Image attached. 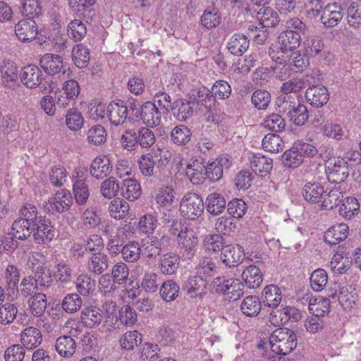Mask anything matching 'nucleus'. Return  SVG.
Returning a JSON list of instances; mask_svg holds the SVG:
<instances>
[{"instance_id": "nucleus-1", "label": "nucleus", "mask_w": 361, "mask_h": 361, "mask_svg": "<svg viewBox=\"0 0 361 361\" xmlns=\"http://www.w3.org/2000/svg\"><path fill=\"white\" fill-rule=\"evenodd\" d=\"M36 219V207L25 202L18 210V217L11 225V234L19 240H25L33 235V223Z\"/></svg>"}, {"instance_id": "nucleus-2", "label": "nucleus", "mask_w": 361, "mask_h": 361, "mask_svg": "<svg viewBox=\"0 0 361 361\" xmlns=\"http://www.w3.org/2000/svg\"><path fill=\"white\" fill-rule=\"evenodd\" d=\"M298 344L297 336L293 330L277 328L269 336L271 351L280 355H286L293 350Z\"/></svg>"}, {"instance_id": "nucleus-3", "label": "nucleus", "mask_w": 361, "mask_h": 361, "mask_svg": "<svg viewBox=\"0 0 361 361\" xmlns=\"http://www.w3.org/2000/svg\"><path fill=\"white\" fill-rule=\"evenodd\" d=\"M21 82L27 88L33 89L39 86L42 92H49L53 88L50 83L44 81L41 70L35 65H27L20 72Z\"/></svg>"}, {"instance_id": "nucleus-4", "label": "nucleus", "mask_w": 361, "mask_h": 361, "mask_svg": "<svg viewBox=\"0 0 361 361\" xmlns=\"http://www.w3.org/2000/svg\"><path fill=\"white\" fill-rule=\"evenodd\" d=\"M33 223V238L37 244H48L56 235V228L45 216H39L36 208V219Z\"/></svg>"}, {"instance_id": "nucleus-5", "label": "nucleus", "mask_w": 361, "mask_h": 361, "mask_svg": "<svg viewBox=\"0 0 361 361\" xmlns=\"http://www.w3.org/2000/svg\"><path fill=\"white\" fill-rule=\"evenodd\" d=\"M204 204L202 199L196 193H188L182 199L180 211L182 215L190 220H195L203 213Z\"/></svg>"}, {"instance_id": "nucleus-6", "label": "nucleus", "mask_w": 361, "mask_h": 361, "mask_svg": "<svg viewBox=\"0 0 361 361\" xmlns=\"http://www.w3.org/2000/svg\"><path fill=\"white\" fill-rule=\"evenodd\" d=\"M73 204L71 193L65 189L57 191L54 196L50 197L44 206L47 213L56 214L65 212L70 209Z\"/></svg>"}, {"instance_id": "nucleus-7", "label": "nucleus", "mask_w": 361, "mask_h": 361, "mask_svg": "<svg viewBox=\"0 0 361 361\" xmlns=\"http://www.w3.org/2000/svg\"><path fill=\"white\" fill-rule=\"evenodd\" d=\"M325 171L329 182L338 184L343 182L349 175V169L343 159H330L326 163Z\"/></svg>"}, {"instance_id": "nucleus-8", "label": "nucleus", "mask_w": 361, "mask_h": 361, "mask_svg": "<svg viewBox=\"0 0 361 361\" xmlns=\"http://www.w3.org/2000/svg\"><path fill=\"white\" fill-rule=\"evenodd\" d=\"M301 319V314L298 309L293 306H285L279 310H271L269 312L270 322L279 326L288 322H296Z\"/></svg>"}, {"instance_id": "nucleus-9", "label": "nucleus", "mask_w": 361, "mask_h": 361, "mask_svg": "<svg viewBox=\"0 0 361 361\" xmlns=\"http://www.w3.org/2000/svg\"><path fill=\"white\" fill-rule=\"evenodd\" d=\"M163 114L154 102L147 101L142 104L140 121H142L147 127H157L161 122Z\"/></svg>"}, {"instance_id": "nucleus-10", "label": "nucleus", "mask_w": 361, "mask_h": 361, "mask_svg": "<svg viewBox=\"0 0 361 361\" xmlns=\"http://www.w3.org/2000/svg\"><path fill=\"white\" fill-rule=\"evenodd\" d=\"M231 165V161L228 156H219L205 166L204 174L210 181H218L222 177L224 169H228Z\"/></svg>"}, {"instance_id": "nucleus-11", "label": "nucleus", "mask_w": 361, "mask_h": 361, "mask_svg": "<svg viewBox=\"0 0 361 361\" xmlns=\"http://www.w3.org/2000/svg\"><path fill=\"white\" fill-rule=\"evenodd\" d=\"M0 72L1 82L6 88L16 90L20 87L18 78V68L14 62L10 60L4 61Z\"/></svg>"}, {"instance_id": "nucleus-12", "label": "nucleus", "mask_w": 361, "mask_h": 361, "mask_svg": "<svg viewBox=\"0 0 361 361\" xmlns=\"http://www.w3.org/2000/svg\"><path fill=\"white\" fill-rule=\"evenodd\" d=\"M15 33L21 42H30L35 39L38 35V27L33 19H22L16 25Z\"/></svg>"}, {"instance_id": "nucleus-13", "label": "nucleus", "mask_w": 361, "mask_h": 361, "mask_svg": "<svg viewBox=\"0 0 361 361\" xmlns=\"http://www.w3.org/2000/svg\"><path fill=\"white\" fill-rule=\"evenodd\" d=\"M282 298L281 289L276 285L270 284L263 288L260 300L264 310L268 307L275 310L281 302Z\"/></svg>"}, {"instance_id": "nucleus-14", "label": "nucleus", "mask_w": 361, "mask_h": 361, "mask_svg": "<svg viewBox=\"0 0 361 361\" xmlns=\"http://www.w3.org/2000/svg\"><path fill=\"white\" fill-rule=\"evenodd\" d=\"M245 257L243 247L237 245H226L221 253V259L227 267H233L240 264Z\"/></svg>"}, {"instance_id": "nucleus-15", "label": "nucleus", "mask_w": 361, "mask_h": 361, "mask_svg": "<svg viewBox=\"0 0 361 361\" xmlns=\"http://www.w3.org/2000/svg\"><path fill=\"white\" fill-rule=\"evenodd\" d=\"M107 112L110 122L114 126L122 125L128 120V111L123 100L112 101L107 107Z\"/></svg>"}, {"instance_id": "nucleus-16", "label": "nucleus", "mask_w": 361, "mask_h": 361, "mask_svg": "<svg viewBox=\"0 0 361 361\" xmlns=\"http://www.w3.org/2000/svg\"><path fill=\"white\" fill-rule=\"evenodd\" d=\"M305 98L312 106L320 107L327 103L329 99V94L324 86L312 85L306 90Z\"/></svg>"}, {"instance_id": "nucleus-17", "label": "nucleus", "mask_w": 361, "mask_h": 361, "mask_svg": "<svg viewBox=\"0 0 361 361\" xmlns=\"http://www.w3.org/2000/svg\"><path fill=\"white\" fill-rule=\"evenodd\" d=\"M256 264H259V262L257 261ZM259 265L250 264L242 273V279L249 288H257L262 283L264 277Z\"/></svg>"}, {"instance_id": "nucleus-18", "label": "nucleus", "mask_w": 361, "mask_h": 361, "mask_svg": "<svg viewBox=\"0 0 361 361\" xmlns=\"http://www.w3.org/2000/svg\"><path fill=\"white\" fill-rule=\"evenodd\" d=\"M86 267L90 273L102 274L109 268V257L104 252L92 253L88 257Z\"/></svg>"}, {"instance_id": "nucleus-19", "label": "nucleus", "mask_w": 361, "mask_h": 361, "mask_svg": "<svg viewBox=\"0 0 361 361\" xmlns=\"http://www.w3.org/2000/svg\"><path fill=\"white\" fill-rule=\"evenodd\" d=\"M343 13L341 6L336 4H328L323 11L321 21L324 26L334 27L343 19Z\"/></svg>"}, {"instance_id": "nucleus-20", "label": "nucleus", "mask_w": 361, "mask_h": 361, "mask_svg": "<svg viewBox=\"0 0 361 361\" xmlns=\"http://www.w3.org/2000/svg\"><path fill=\"white\" fill-rule=\"evenodd\" d=\"M329 297L332 300H338L340 305L345 310H350L355 305L357 296L352 290L351 286H343L340 288L338 294L336 292H332L329 294Z\"/></svg>"}, {"instance_id": "nucleus-21", "label": "nucleus", "mask_w": 361, "mask_h": 361, "mask_svg": "<svg viewBox=\"0 0 361 361\" xmlns=\"http://www.w3.org/2000/svg\"><path fill=\"white\" fill-rule=\"evenodd\" d=\"M324 188L318 182H307L302 189L303 198L311 204H319L322 201Z\"/></svg>"}, {"instance_id": "nucleus-22", "label": "nucleus", "mask_w": 361, "mask_h": 361, "mask_svg": "<svg viewBox=\"0 0 361 361\" xmlns=\"http://www.w3.org/2000/svg\"><path fill=\"white\" fill-rule=\"evenodd\" d=\"M301 42V35L295 31L287 30L280 33L278 37V44L280 48L285 51H291L297 49Z\"/></svg>"}, {"instance_id": "nucleus-23", "label": "nucleus", "mask_w": 361, "mask_h": 361, "mask_svg": "<svg viewBox=\"0 0 361 361\" xmlns=\"http://www.w3.org/2000/svg\"><path fill=\"white\" fill-rule=\"evenodd\" d=\"M112 170L110 160L106 156L97 157L91 164L90 173L92 176L102 179L110 174Z\"/></svg>"}, {"instance_id": "nucleus-24", "label": "nucleus", "mask_w": 361, "mask_h": 361, "mask_svg": "<svg viewBox=\"0 0 361 361\" xmlns=\"http://www.w3.org/2000/svg\"><path fill=\"white\" fill-rule=\"evenodd\" d=\"M171 111L178 121H185L193 114V105L185 99H178L173 102Z\"/></svg>"}, {"instance_id": "nucleus-25", "label": "nucleus", "mask_w": 361, "mask_h": 361, "mask_svg": "<svg viewBox=\"0 0 361 361\" xmlns=\"http://www.w3.org/2000/svg\"><path fill=\"white\" fill-rule=\"evenodd\" d=\"M348 235V226L345 224L334 225L324 235V240L329 245H336L344 240Z\"/></svg>"}, {"instance_id": "nucleus-26", "label": "nucleus", "mask_w": 361, "mask_h": 361, "mask_svg": "<svg viewBox=\"0 0 361 361\" xmlns=\"http://www.w3.org/2000/svg\"><path fill=\"white\" fill-rule=\"evenodd\" d=\"M55 349L61 357L69 358L75 353L76 342L71 336H61L55 342Z\"/></svg>"}, {"instance_id": "nucleus-27", "label": "nucleus", "mask_w": 361, "mask_h": 361, "mask_svg": "<svg viewBox=\"0 0 361 361\" xmlns=\"http://www.w3.org/2000/svg\"><path fill=\"white\" fill-rule=\"evenodd\" d=\"M178 244L180 250L187 253L188 257L193 255V250L197 244V238L192 229L185 227L183 232L178 237Z\"/></svg>"}, {"instance_id": "nucleus-28", "label": "nucleus", "mask_w": 361, "mask_h": 361, "mask_svg": "<svg viewBox=\"0 0 361 361\" xmlns=\"http://www.w3.org/2000/svg\"><path fill=\"white\" fill-rule=\"evenodd\" d=\"M204 204L210 214L217 216L225 210L226 201L221 194L212 192L208 195Z\"/></svg>"}, {"instance_id": "nucleus-29", "label": "nucleus", "mask_w": 361, "mask_h": 361, "mask_svg": "<svg viewBox=\"0 0 361 361\" xmlns=\"http://www.w3.org/2000/svg\"><path fill=\"white\" fill-rule=\"evenodd\" d=\"M250 166L256 174L263 176L269 173L272 169L273 160L258 153L251 157Z\"/></svg>"}, {"instance_id": "nucleus-30", "label": "nucleus", "mask_w": 361, "mask_h": 361, "mask_svg": "<svg viewBox=\"0 0 361 361\" xmlns=\"http://www.w3.org/2000/svg\"><path fill=\"white\" fill-rule=\"evenodd\" d=\"M241 312L247 317L257 316L261 310H264L259 297L256 295L246 296L240 304Z\"/></svg>"}, {"instance_id": "nucleus-31", "label": "nucleus", "mask_w": 361, "mask_h": 361, "mask_svg": "<svg viewBox=\"0 0 361 361\" xmlns=\"http://www.w3.org/2000/svg\"><path fill=\"white\" fill-rule=\"evenodd\" d=\"M41 67L49 75L60 73L63 68L62 58L56 54H46L40 59Z\"/></svg>"}, {"instance_id": "nucleus-32", "label": "nucleus", "mask_w": 361, "mask_h": 361, "mask_svg": "<svg viewBox=\"0 0 361 361\" xmlns=\"http://www.w3.org/2000/svg\"><path fill=\"white\" fill-rule=\"evenodd\" d=\"M179 267V256L173 252L163 255L159 261V269L165 275L174 274Z\"/></svg>"}, {"instance_id": "nucleus-33", "label": "nucleus", "mask_w": 361, "mask_h": 361, "mask_svg": "<svg viewBox=\"0 0 361 361\" xmlns=\"http://www.w3.org/2000/svg\"><path fill=\"white\" fill-rule=\"evenodd\" d=\"M250 41L243 34H234L228 40L227 48L231 54L235 56L243 55L248 49Z\"/></svg>"}, {"instance_id": "nucleus-34", "label": "nucleus", "mask_w": 361, "mask_h": 361, "mask_svg": "<svg viewBox=\"0 0 361 361\" xmlns=\"http://www.w3.org/2000/svg\"><path fill=\"white\" fill-rule=\"evenodd\" d=\"M257 18L264 27H274L280 22L278 13L271 7H262L257 13Z\"/></svg>"}, {"instance_id": "nucleus-35", "label": "nucleus", "mask_w": 361, "mask_h": 361, "mask_svg": "<svg viewBox=\"0 0 361 361\" xmlns=\"http://www.w3.org/2000/svg\"><path fill=\"white\" fill-rule=\"evenodd\" d=\"M141 195V186L137 180L128 178L123 180L121 195L129 201L137 200Z\"/></svg>"}, {"instance_id": "nucleus-36", "label": "nucleus", "mask_w": 361, "mask_h": 361, "mask_svg": "<svg viewBox=\"0 0 361 361\" xmlns=\"http://www.w3.org/2000/svg\"><path fill=\"white\" fill-rule=\"evenodd\" d=\"M42 340L41 331L32 326L26 328L21 334V343L29 350L37 347L42 343Z\"/></svg>"}, {"instance_id": "nucleus-37", "label": "nucleus", "mask_w": 361, "mask_h": 361, "mask_svg": "<svg viewBox=\"0 0 361 361\" xmlns=\"http://www.w3.org/2000/svg\"><path fill=\"white\" fill-rule=\"evenodd\" d=\"M28 305L31 313L35 317L42 316L47 307V298L43 293H35L30 295Z\"/></svg>"}, {"instance_id": "nucleus-38", "label": "nucleus", "mask_w": 361, "mask_h": 361, "mask_svg": "<svg viewBox=\"0 0 361 361\" xmlns=\"http://www.w3.org/2000/svg\"><path fill=\"white\" fill-rule=\"evenodd\" d=\"M102 319L101 311L96 307H85L81 312V322L87 327L93 328L98 326Z\"/></svg>"}, {"instance_id": "nucleus-39", "label": "nucleus", "mask_w": 361, "mask_h": 361, "mask_svg": "<svg viewBox=\"0 0 361 361\" xmlns=\"http://www.w3.org/2000/svg\"><path fill=\"white\" fill-rule=\"evenodd\" d=\"M206 288L205 279L202 277H190L185 282L183 289L192 298H195L203 293Z\"/></svg>"}, {"instance_id": "nucleus-40", "label": "nucleus", "mask_w": 361, "mask_h": 361, "mask_svg": "<svg viewBox=\"0 0 361 361\" xmlns=\"http://www.w3.org/2000/svg\"><path fill=\"white\" fill-rule=\"evenodd\" d=\"M72 59L78 68L87 67L90 59L89 49L82 44H76L72 50Z\"/></svg>"}, {"instance_id": "nucleus-41", "label": "nucleus", "mask_w": 361, "mask_h": 361, "mask_svg": "<svg viewBox=\"0 0 361 361\" xmlns=\"http://www.w3.org/2000/svg\"><path fill=\"white\" fill-rule=\"evenodd\" d=\"M53 276L57 282L67 284L72 281L73 270L68 264L60 262L54 267Z\"/></svg>"}, {"instance_id": "nucleus-42", "label": "nucleus", "mask_w": 361, "mask_h": 361, "mask_svg": "<svg viewBox=\"0 0 361 361\" xmlns=\"http://www.w3.org/2000/svg\"><path fill=\"white\" fill-rule=\"evenodd\" d=\"M180 292V287L173 280H166L160 287L159 294L161 298L166 302L175 300Z\"/></svg>"}, {"instance_id": "nucleus-43", "label": "nucleus", "mask_w": 361, "mask_h": 361, "mask_svg": "<svg viewBox=\"0 0 361 361\" xmlns=\"http://www.w3.org/2000/svg\"><path fill=\"white\" fill-rule=\"evenodd\" d=\"M287 61L293 73H302L309 66V60L307 56L298 51L288 54Z\"/></svg>"}, {"instance_id": "nucleus-44", "label": "nucleus", "mask_w": 361, "mask_h": 361, "mask_svg": "<svg viewBox=\"0 0 361 361\" xmlns=\"http://www.w3.org/2000/svg\"><path fill=\"white\" fill-rule=\"evenodd\" d=\"M359 210L360 204L357 199L354 197H348L339 207L338 213L345 219H350L357 214Z\"/></svg>"}, {"instance_id": "nucleus-45", "label": "nucleus", "mask_w": 361, "mask_h": 361, "mask_svg": "<svg viewBox=\"0 0 361 361\" xmlns=\"http://www.w3.org/2000/svg\"><path fill=\"white\" fill-rule=\"evenodd\" d=\"M202 25L211 30L218 27L221 22V15L218 9L213 8L212 10L206 9L200 18Z\"/></svg>"}, {"instance_id": "nucleus-46", "label": "nucleus", "mask_w": 361, "mask_h": 361, "mask_svg": "<svg viewBox=\"0 0 361 361\" xmlns=\"http://www.w3.org/2000/svg\"><path fill=\"white\" fill-rule=\"evenodd\" d=\"M121 186L116 178L110 176L101 184L100 191L103 197L111 199L116 197L121 192Z\"/></svg>"}, {"instance_id": "nucleus-47", "label": "nucleus", "mask_w": 361, "mask_h": 361, "mask_svg": "<svg viewBox=\"0 0 361 361\" xmlns=\"http://www.w3.org/2000/svg\"><path fill=\"white\" fill-rule=\"evenodd\" d=\"M288 118L296 126H303L309 118V111L307 106L298 102L292 109Z\"/></svg>"}, {"instance_id": "nucleus-48", "label": "nucleus", "mask_w": 361, "mask_h": 361, "mask_svg": "<svg viewBox=\"0 0 361 361\" xmlns=\"http://www.w3.org/2000/svg\"><path fill=\"white\" fill-rule=\"evenodd\" d=\"M262 145L265 151L277 153L283 149V141L276 133H269L264 137Z\"/></svg>"}, {"instance_id": "nucleus-49", "label": "nucleus", "mask_w": 361, "mask_h": 361, "mask_svg": "<svg viewBox=\"0 0 361 361\" xmlns=\"http://www.w3.org/2000/svg\"><path fill=\"white\" fill-rule=\"evenodd\" d=\"M191 131L185 125H178L174 127L171 132V138L174 144L185 145L191 139Z\"/></svg>"}, {"instance_id": "nucleus-50", "label": "nucleus", "mask_w": 361, "mask_h": 361, "mask_svg": "<svg viewBox=\"0 0 361 361\" xmlns=\"http://www.w3.org/2000/svg\"><path fill=\"white\" fill-rule=\"evenodd\" d=\"M281 161L285 167L295 169L303 163L302 155L293 147L286 150L281 156Z\"/></svg>"}, {"instance_id": "nucleus-51", "label": "nucleus", "mask_w": 361, "mask_h": 361, "mask_svg": "<svg viewBox=\"0 0 361 361\" xmlns=\"http://www.w3.org/2000/svg\"><path fill=\"white\" fill-rule=\"evenodd\" d=\"M348 25L353 29L361 27V4L352 2L346 11Z\"/></svg>"}, {"instance_id": "nucleus-52", "label": "nucleus", "mask_w": 361, "mask_h": 361, "mask_svg": "<svg viewBox=\"0 0 361 361\" xmlns=\"http://www.w3.org/2000/svg\"><path fill=\"white\" fill-rule=\"evenodd\" d=\"M75 286L81 295L87 296L94 291L96 282L87 274H81L76 279Z\"/></svg>"}, {"instance_id": "nucleus-53", "label": "nucleus", "mask_w": 361, "mask_h": 361, "mask_svg": "<svg viewBox=\"0 0 361 361\" xmlns=\"http://www.w3.org/2000/svg\"><path fill=\"white\" fill-rule=\"evenodd\" d=\"M129 205L123 199L113 200L109 207V212L111 217L115 219H124L128 214Z\"/></svg>"}, {"instance_id": "nucleus-54", "label": "nucleus", "mask_w": 361, "mask_h": 361, "mask_svg": "<svg viewBox=\"0 0 361 361\" xmlns=\"http://www.w3.org/2000/svg\"><path fill=\"white\" fill-rule=\"evenodd\" d=\"M119 343L123 349L133 350L142 343V335L136 330L127 331L121 336Z\"/></svg>"}, {"instance_id": "nucleus-55", "label": "nucleus", "mask_w": 361, "mask_h": 361, "mask_svg": "<svg viewBox=\"0 0 361 361\" xmlns=\"http://www.w3.org/2000/svg\"><path fill=\"white\" fill-rule=\"evenodd\" d=\"M303 46L305 53L310 57H314L318 55L324 47L322 40L315 35L307 37L303 42Z\"/></svg>"}, {"instance_id": "nucleus-56", "label": "nucleus", "mask_w": 361, "mask_h": 361, "mask_svg": "<svg viewBox=\"0 0 361 361\" xmlns=\"http://www.w3.org/2000/svg\"><path fill=\"white\" fill-rule=\"evenodd\" d=\"M21 13L27 18L33 19L38 17L42 13V6L39 0H23L20 7Z\"/></svg>"}, {"instance_id": "nucleus-57", "label": "nucleus", "mask_w": 361, "mask_h": 361, "mask_svg": "<svg viewBox=\"0 0 361 361\" xmlns=\"http://www.w3.org/2000/svg\"><path fill=\"white\" fill-rule=\"evenodd\" d=\"M141 248L136 241H130L121 248V255L123 259L128 262H135L139 259Z\"/></svg>"}, {"instance_id": "nucleus-58", "label": "nucleus", "mask_w": 361, "mask_h": 361, "mask_svg": "<svg viewBox=\"0 0 361 361\" xmlns=\"http://www.w3.org/2000/svg\"><path fill=\"white\" fill-rule=\"evenodd\" d=\"M328 282L326 271L322 269L314 270L310 278V283L312 289L315 292H320L324 290Z\"/></svg>"}, {"instance_id": "nucleus-59", "label": "nucleus", "mask_w": 361, "mask_h": 361, "mask_svg": "<svg viewBox=\"0 0 361 361\" xmlns=\"http://www.w3.org/2000/svg\"><path fill=\"white\" fill-rule=\"evenodd\" d=\"M343 195L338 190H331L329 192L324 190L321 206L325 209H333L338 207L342 202Z\"/></svg>"}, {"instance_id": "nucleus-60", "label": "nucleus", "mask_w": 361, "mask_h": 361, "mask_svg": "<svg viewBox=\"0 0 361 361\" xmlns=\"http://www.w3.org/2000/svg\"><path fill=\"white\" fill-rule=\"evenodd\" d=\"M67 32L74 41H81L87 34V28L81 20L75 19L68 23Z\"/></svg>"}, {"instance_id": "nucleus-61", "label": "nucleus", "mask_w": 361, "mask_h": 361, "mask_svg": "<svg viewBox=\"0 0 361 361\" xmlns=\"http://www.w3.org/2000/svg\"><path fill=\"white\" fill-rule=\"evenodd\" d=\"M32 271L34 273L32 279L36 280L37 284L39 286V288L46 289L50 286L52 279L49 269L44 266L38 265L36 267H33Z\"/></svg>"}, {"instance_id": "nucleus-62", "label": "nucleus", "mask_w": 361, "mask_h": 361, "mask_svg": "<svg viewBox=\"0 0 361 361\" xmlns=\"http://www.w3.org/2000/svg\"><path fill=\"white\" fill-rule=\"evenodd\" d=\"M67 176V171L63 166L55 165L50 169L49 178L51 184L59 188L66 183Z\"/></svg>"}, {"instance_id": "nucleus-63", "label": "nucleus", "mask_w": 361, "mask_h": 361, "mask_svg": "<svg viewBox=\"0 0 361 361\" xmlns=\"http://www.w3.org/2000/svg\"><path fill=\"white\" fill-rule=\"evenodd\" d=\"M149 128L142 127L136 132L137 144L142 148H149L155 142V135Z\"/></svg>"}, {"instance_id": "nucleus-64", "label": "nucleus", "mask_w": 361, "mask_h": 361, "mask_svg": "<svg viewBox=\"0 0 361 361\" xmlns=\"http://www.w3.org/2000/svg\"><path fill=\"white\" fill-rule=\"evenodd\" d=\"M82 300L77 293H69L62 300V309L67 313L76 312L81 307Z\"/></svg>"}]
</instances>
